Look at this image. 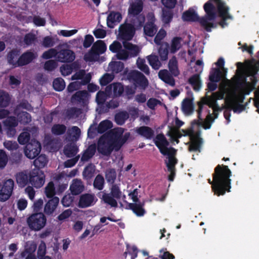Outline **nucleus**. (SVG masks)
I'll list each match as a JSON object with an SVG mask.
<instances>
[{"instance_id":"obj_51","label":"nucleus","mask_w":259,"mask_h":259,"mask_svg":"<svg viewBox=\"0 0 259 259\" xmlns=\"http://www.w3.org/2000/svg\"><path fill=\"white\" fill-rule=\"evenodd\" d=\"M182 38L180 37H175L171 40L170 46V52L175 53L178 51L181 47Z\"/></svg>"},{"instance_id":"obj_39","label":"nucleus","mask_w":259,"mask_h":259,"mask_svg":"<svg viewBox=\"0 0 259 259\" xmlns=\"http://www.w3.org/2000/svg\"><path fill=\"white\" fill-rule=\"evenodd\" d=\"M48 163V158L45 155L41 154L38 156L33 161L34 168L40 169L44 168Z\"/></svg>"},{"instance_id":"obj_61","label":"nucleus","mask_w":259,"mask_h":259,"mask_svg":"<svg viewBox=\"0 0 259 259\" xmlns=\"http://www.w3.org/2000/svg\"><path fill=\"white\" fill-rule=\"evenodd\" d=\"M124 67V63L120 61L114 62L110 65V68L112 71L115 73L121 72Z\"/></svg>"},{"instance_id":"obj_8","label":"nucleus","mask_w":259,"mask_h":259,"mask_svg":"<svg viewBox=\"0 0 259 259\" xmlns=\"http://www.w3.org/2000/svg\"><path fill=\"white\" fill-rule=\"evenodd\" d=\"M236 76L234 81V87L240 90L241 88H255V83L247 81L245 66L241 62L236 64Z\"/></svg>"},{"instance_id":"obj_62","label":"nucleus","mask_w":259,"mask_h":259,"mask_svg":"<svg viewBox=\"0 0 259 259\" xmlns=\"http://www.w3.org/2000/svg\"><path fill=\"white\" fill-rule=\"evenodd\" d=\"M30 139V135L27 132H22L20 134L18 138V141L19 144L24 145L29 143Z\"/></svg>"},{"instance_id":"obj_26","label":"nucleus","mask_w":259,"mask_h":259,"mask_svg":"<svg viewBox=\"0 0 259 259\" xmlns=\"http://www.w3.org/2000/svg\"><path fill=\"white\" fill-rule=\"evenodd\" d=\"M137 133L146 139L151 140L154 138V131L150 127L142 126L137 128Z\"/></svg>"},{"instance_id":"obj_3","label":"nucleus","mask_w":259,"mask_h":259,"mask_svg":"<svg viewBox=\"0 0 259 259\" xmlns=\"http://www.w3.org/2000/svg\"><path fill=\"white\" fill-rule=\"evenodd\" d=\"M225 60L220 57L217 61L213 64L212 67L210 70L209 74V80L211 82H220L222 80L221 85L219 88V91L215 92L223 93L224 95V104L223 108L224 116L227 120V68L224 67Z\"/></svg>"},{"instance_id":"obj_32","label":"nucleus","mask_w":259,"mask_h":259,"mask_svg":"<svg viewBox=\"0 0 259 259\" xmlns=\"http://www.w3.org/2000/svg\"><path fill=\"white\" fill-rule=\"evenodd\" d=\"M130 137V133H126L123 135L122 138H118L116 139H112L113 147L115 151H118L120 150L123 145L127 141Z\"/></svg>"},{"instance_id":"obj_7","label":"nucleus","mask_w":259,"mask_h":259,"mask_svg":"<svg viewBox=\"0 0 259 259\" xmlns=\"http://www.w3.org/2000/svg\"><path fill=\"white\" fill-rule=\"evenodd\" d=\"M143 9V2L142 0H136L135 2L130 5L128 10V14L134 16L131 22L137 29L143 27L145 21V16L140 14Z\"/></svg>"},{"instance_id":"obj_22","label":"nucleus","mask_w":259,"mask_h":259,"mask_svg":"<svg viewBox=\"0 0 259 259\" xmlns=\"http://www.w3.org/2000/svg\"><path fill=\"white\" fill-rule=\"evenodd\" d=\"M59 203V198L55 196L50 199L45 204L44 211L48 215L53 214Z\"/></svg>"},{"instance_id":"obj_60","label":"nucleus","mask_w":259,"mask_h":259,"mask_svg":"<svg viewBox=\"0 0 259 259\" xmlns=\"http://www.w3.org/2000/svg\"><path fill=\"white\" fill-rule=\"evenodd\" d=\"M74 200V195L72 194L65 195L61 200L62 205L65 207H69L73 203Z\"/></svg>"},{"instance_id":"obj_57","label":"nucleus","mask_w":259,"mask_h":259,"mask_svg":"<svg viewBox=\"0 0 259 259\" xmlns=\"http://www.w3.org/2000/svg\"><path fill=\"white\" fill-rule=\"evenodd\" d=\"M18 124V120L14 116L8 117L4 121V124L6 127H15Z\"/></svg>"},{"instance_id":"obj_24","label":"nucleus","mask_w":259,"mask_h":259,"mask_svg":"<svg viewBox=\"0 0 259 259\" xmlns=\"http://www.w3.org/2000/svg\"><path fill=\"white\" fill-rule=\"evenodd\" d=\"M94 200V196L89 193L82 194L79 198L78 206L79 208H86L91 206Z\"/></svg>"},{"instance_id":"obj_59","label":"nucleus","mask_w":259,"mask_h":259,"mask_svg":"<svg viewBox=\"0 0 259 259\" xmlns=\"http://www.w3.org/2000/svg\"><path fill=\"white\" fill-rule=\"evenodd\" d=\"M80 113V109L76 107H72L67 110L66 115L68 119H71L74 116L77 117Z\"/></svg>"},{"instance_id":"obj_30","label":"nucleus","mask_w":259,"mask_h":259,"mask_svg":"<svg viewBox=\"0 0 259 259\" xmlns=\"http://www.w3.org/2000/svg\"><path fill=\"white\" fill-rule=\"evenodd\" d=\"M20 54V51L16 49H14L10 51L7 55L8 63L12 65L14 67H19V66L17 65V62Z\"/></svg>"},{"instance_id":"obj_6","label":"nucleus","mask_w":259,"mask_h":259,"mask_svg":"<svg viewBox=\"0 0 259 259\" xmlns=\"http://www.w3.org/2000/svg\"><path fill=\"white\" fill-rule=\"evenodd\" d=\"M168 67L170 73L167 70L162 69L159 71L158 77L165 83L174 87L175 85V80L172 75L177 77L180 74L178 61L175 56H173L169 60Z\"/></svg>"},{"instance_id":"obj_2","label":"nucleus","mask_w":259,"mask_h":259,"mask_svg":"<svg viewBox=\"0 0 259 259\" xmlns=\"http://www.w3.org/2000/svg\"><path fill=\"white\" fill-rule=\"evenodd\" d=\"M224 98V95L223 93H212L210 96H208L206 94L205 96L202 98L201 101L198 103V118L202 122L201 126L205 130L209 129L211 127V124L214 120V118L212 115L208 113L206 116L204 120L201 117V114L203 109L204 105H208L210 108H211L213 110V114L215 118H217L218 114V112L222 111L223 108L220 107L217 103V101L218 100L223 99ZM224 110V109H223Z\"/></svg>"},{"instance_id":"obj_35","label":"nucleus","mask_w":259,"mask_h":259,"mask_svg":"<svg viewBox=\"0 0 259 259\" xmlns=\"http://www.w3.org/2000/svg\"><path fill=\"white\" fill-rule=\"evenodd\" d=\"M101 199L104 203L110 205L111 207H117L118 206L117 200L110 193L103 192L102 196Z\"/></svg>"},{"instance_id":"obj_42","label":"nucleus","mask_w":259,"mask_h":259,"mask_svg":"<svg viewBox=\"0 0 259 259\" xmlns=\"http://www.w3.org/2000/svg\"><path fill=\"white\" fill-rule=\"evenodd\" d=\"M113 126L112 122L109 120L102 121L98 126L97 132L99 134H103L107 130L111 128Z\"/></svg>"},{"instance_id":"obj_46","label":"nucleus","mask_w":259,"mask_h":259,"mask_svg":"<svg viewBox=\"0 0 259 259\" xmlns=\"http://www.w3.org/2000/svg\"><path fill=\"white\" fill-rule=\"evenodd\" d=\"M104 185L105 180L103 176L101 174L97 175L93 183L94 188L101 191L104 188Z\"/></svg>"},{"instance_id":"obj_40","label":"nucleus","mask_w":259,"mask_h":259,"mask_svg":"<svg viewBox=\"0 0 259 259\" xmlns=\"http://www.w3.org/2000/svg\"><path fill=\"white\" fill-rule=\"evenodd\" d=\"M11 97L8 93L0 90V107H7L10 104Z\"/></svg>"},{"instance_id":"obj_13","label":"nucleus","mask_w":259,"mask_h":259,"mask_svg":"<svg viewBox=\"0 0 259 259\" xmlns=\"http://www.w3.org/2000/svg\"><path fill=\"white\" fill-rule=\"evenodd\" d=\"M136 26L131 23H124L119 28V35L123 41H128L133 39L136 31Z\"/></svg>"},{"instance_id":"obj_27","label":"nucleus","mask_w":259,"mask_h":259,"mask_svg":"<svg viewBox=\"0 0 259 259\" xmlns=\"http://www.w3.org/2000/svg\"><path fill=\"white\" fill-rule=\"evenodd\" d=\"M96 148L97 146L95 143L90 145L88 148L83 151L81 157V161L82 162H87L91 159L95 154Z\"/></svg>"},{"instance_id":"obj_14","label":"nucleus","mask_w":259,"mask_h":259,"mask_svg":"<svg viewBox=\"0 0 259 259\" xmlns=\"http://www.w3.org/2000/svg\"><path fill=\"white\" fill-rule=\"evenodd\" d=\"M41 149L40 143L35 139L28 143L24 149L25 156L29 159H33L38 155Z\"/></svg>"},{"instance_id":"obj_28","label":"nucleus","mask_w":259,"mask_h":259,"mask_svg":"<svg viewBox=\"0 0 259 259\" xmlns=\"http://www.w3.org/2000/svg\"><path fill=\"white\" fill-rule=\"evenodd\" d=\"M16 180L19 187L23 188L29 183V174L26 171L19 172L16 175Z\"/></svg>"},{"instance_id":"obj_4","label":"nucleus","mask_w":259,"mask_h":259,"mask_svg":"<svg viewBox=\"0 0 259 259\" xmlns=\"http://www.w3.org/2000/svg\"><path fill=\"white\" fill-rule=\"evenodd\" d=\"M230 81L228 79V111L232 110L235 113H239L245 110L246 105L242 103L245 99V96L249 95L255 88H243L240 90L234 87V96L230 101L229 96V85ZM230 113L228 112V123L230 121Z\"/></svg>"},{"instance_id":"obj_15","label":"nucleus","mask_w":259,"mask_h":259,"mask_svg":"<svg viewBox=\"0 0 259 259\" xmlns=\"http://www.w3.org/2000/svg\"><path fill=\"white\" fill-rule=\"evenodd\" d=\"M14 187V182L9 179L4 182L0 189V201L5 202L11 196Z\"/></svg>"},{"instance_id":"obj_64","label":"nucleus","mask_w":259,"mask_h":259,"mask_svg":"<svg viewBox=\"0 0 259 259\" xmlns=\"http://www.w3.org/2000/svg\"><path fill=\"white\" fill-rule=\"evenodd\" d=\"M36 40V37L35 34L32 33H28L25 35L24 37V42L27 46L32 45Z\"/></svg>"},{"instance_id":"obj_43","label":"nucleus","mask_w":259,"mask_h":259,"mask_svg":"<svg viewBox=\"0 0 259 259\" xmlns=\"http://www.w3.org/2000/svg\"><path fill=\"white\" fill-rule=\"evenodd\" d=\"M128 117L129 114L126 111H121L115 114V121L118 125H121L125 123Z\"/></svg>"},{"instance_id":"obj_33","label":"nucleus","mask_w":259,"mask_h":259,"mask_svg":"<svg viewBox=\"0 0 259 259\" xmlns=\"http://www.w3.org/2000/svg\"><path fill=\"white\" fill-rule=\"evenodd\" d=\"M112 89L113 90V95L115 97L120 96L124 91L123 85L119 82L113 83L111 85L107 86L106 87V91H110Z\"/></svg>"},{"instance_id":"obj_17","label":"nucleus","mask_w":259,"mask_h":259,"mask_svg":"<svg viewBox=\"0 0 259 259\" xmlns=\"http://www.w3.org/2000/svg\"><path fill=\"white\" fill-rule=\"evenodd\" d=\"M145 204L144 201L136 203H127L126 208L132 210L137 217H141L144 216L146 212L144 208Z\"/></svg>"},{"instance_id":"obj_21","label":"nucleus","mask_w":259,"mask_h":259,"mask_svg":"<svg viewBox=\"0 0 259 259\" xmlns=\"http://www.w3.org/2000/svg\"><path fill=\"white\" fill-rule=\"evenodd\" d=\"M36 57L35 54L30 51L23 53L17 60V65L23 66L31 62Z\"/></svg>"},{"instance_id":"obj_52","label":"nucleus","mask_w":259,"mask_h":259,"mask_svg":"<svg viewBox=\"0 0 259 259\" xmlns=\"http://www.w3.org/2000/svg\"><path fill=\"white\" fill-rule=\"evenodd\" d=\"M170 9L162 10V20L165 24L169 23L172 19L174 14Z\"/></svg>"},{"instance_id":"obj_53","label":"nucleus","mask_w":259,"mask_h":259,"mask_svg":"<svg viewBox=\"0 0 259 259\" xmlns=\"http://www.w3.org/2000/svg\"><path fill=\"white\" fill-rule=\"evenodd\" d=\"M109 193L116 200H119L121 197L122 192L117 184H113L111 186Z\"/></svg>"},{"instance_id":"obj_23","label":"nucleus","mask_w":259,"mask_h":259,"mask_svg":"<svg viewBox=\"0 0 259 259\" xmlns=\"http://www.w3.org/2000/svg\"><path fill=\"white\" fill-rule=\"evenodd\" d=\"M73 195H77L81 194L84 190V186L82 181L78 179H74L69 188Z\"/></svg>"},{"instance_id":"obj_9","label":"nucleus","mask_w":259,"mask_h":259,"mask_svg":"<svg viewBox=\"0 0 259 259\" xmlns=\"http://www.w3.org/2000/svg\"><path fill=\"white\" fill-rule=\"evenodd\" d=\"M96 146V149L100 154L110 156L114 150L112 137L108 134H103L98 139Z\"/></svg>"},{"instance_id":"obj_5","label":"nucleus","mask_w":259,"mask_h":259,"mask_svg":"<svg viewBox=\"0 0 259 259\" xmlns=\"http://www.w3.org/2000/svg\"><path fill=\"white\" fill-rule=\"evenodd\" d=\"M212 181L208 180L214 194L218 196L227 192V165H218L212 174Z\"/></svg>"},{"instance_id":"obj_11","label":"nucleus","mask_w":259,"mask_h":259,"mask_svg":"<svg viewBox=\"0 0 259 259\" xmlns=\"http://www.w3.org/2000/svg\"><path fill=\"white\" fill-rule=\"evenodd\" d=\"M27 223L31 230L38 231L46 226L47 218L42 212L33 213L27 218Z\"/></svg>"},{"instance_id":"obj_54","label":"nucleus","mask_w":259,"mask_h":259,"mask_svg":"<svg viewBox=\"0 0 259 259\" xmlns=\"http://www.w3.org/2000/svg\"><path fill=\"white\" fill-rule=\"evenodd\" d=\"M45 192L46 196L49 198L52 199L55 197V189L53 182H50L48 183L45 188Z\"/></svg>"},{"instance_id":"obj_1","label":"nucleus","mask_w":259,"mask_h":259,"mask_svg":"<svg viewBox=\"0 0 259 259\" xmlns=\"http://www.w3.org/2000/svg\"><path fill=\"white\" fill-rule=\"evenodd\" d=\"M203 9L206 13L205 17L200 18L193 9H189L183 13L182 19L184 21L199 22L206 31L210 32L213 24L208 21H213L215 19L216 9L211 1H207L204 5Z\"/></svg>"},{"instance_id":"obj_19","label":"nucleus","mask_w":259,"mask_h":259,"mask_svg":"<svg viewBox=\"0 0 259 259\" xmlns=\"http://www.w3.org/2000/svg\"><path fill=\"white\" fill-rule=\"evenodd\" d=\"M107 47L105 43L101 40H98L93 45L90 54V60H93L94 55L99 56L103 54L106 50Z\"/></svg>"},{"instance_id":"obj_48","label":"nucleus","mask_w":259,"mask_h":259,"mask_svg":"<svg viewBox=\"0 0 259 259\" xmlns=\"http://www.w3.org/2000/svg\"><path fill=\"white\" fill-rule=\"evenodd\" d=\"M66 131V126L64 124H55L51 128V132L54 135L59 136L64 134Z\"/></svg>"},{"instance_id":"obj_49","label":"nucleus","mask_w":259,"mask_h":259,"mask_svg":"<svg viewBox=\"0 0 259 259\" xmlns=\"http://www.w3.org/2000/svg\"><path fill=\"white\" fill-rule=\"evenodd\" d=\"M176 152L177 150L175 149L174 151H169L167 152V154L166 155L168 156V160L167 162H166V166H176L178 162V159L175 157Z\"/></svg>"},{"instance_id":"obj_63","label":"nucleus","mask_w":259,"mask_h":259,"mask_svg":"<svg viewBox=\"0 0 259 259\" xmlns=\"http://www.w3.org/2000/svg\"><path fill=\"white\" fill-rule=\"evenodd\" d=\"M113 78V75L106 73L100 79V83L102 86H105L112 81Z\"/></svg>"},{"instance_id":"obj_56","label":"nucleus","mask_w":259,"mask_h":259,"mask_svg":"<svg viewBox=\"0 0 259 259\" xmlns=\"http://www.w3.org/2000/svg\"><path fill=\"white\" fill-rule=\"evenodd\" d=\"M137 65L138 68L146 75H149L150 74L149 68L146 64L145 60L138 59L137 61Z\"/></svg>"},{"instance_id":"obj_20","label":"nucleus","mask_w":259,"mask_h":259,"mask_svg":"<svg viewBox=\"0 0 259 259\" xmlns=\"http://www.w3.org/2000/svg\"><path fill=\"white\" fill-rule=\"evenodd\" d=\"M57 58L61 62H71L75 59L74 53L68 49H62L58 52Z\"/></svg>"},{"instance_id":"obj_16","label":"nucleus","mask_w":259,"mask_h":259,"mask_svg":"<svg viewBox=\"0 0 259 259\" xmlns=\"http://www.w3.org/2000/svg\"><path fill=\"white\" fill-rule=\"evenodd\" d=\"M154 142L156 147L159 150L160 152L163 155H166L167 152L169 151H174V148H168L169 146V142L163 134H158L154 139Z\"/></svg>"},{"instance_id":"obj_38","label":"nucleus","mask_w":259,"mask_h":259,"mask_svg":"<svg viewBox=\"0 0 259 259\" xmlns=\"http://www.w3.org/2000/svg\"><path fill=\"white\" fill-rule=\"evenodd\" d=\"M157 31L156 26L153 22H148L144 26V33L148 36H153Z\"/></svg>"},{"instance_id":"obj_18","label":"nucleus","mask_w":259,"mask_h":259,"mask_svg":"<svg viewBox=\"0 0 259 259\" xmlns=\"http://www.w3.org/2000/svg\"><path fill=\"white\" fill-rule=\"evenodd\" d=\"M201 132L198 131L191 136V143L189 146V151H200L201 145L202 143V139L200 138Z\"/></svg>"},{"instance_id":"obj_41","label":"nucleus","mask_w":259,"mask_h":259,"mask_svg":"<svg viewBox=\"0 0 259 259\" xmlns=\"http://www.w3.org/2000/svg\"><path fill=\"white\" fill-rule=\"evenodd\" d=\"M78 151V147L75 144L67 145L64 149V153L67 157L74 156Z\"/></svg>"},{"instance_id":"obj_34","label":"nucleus","mask_w":259,"mask_h":259,"mask_svg":"<svg viewBox=\"0 0 259 259\" xmlns=\"http://www.w3.org/2000/svg\"><path fill=\"white\" fill-rule=\"evenodd\" d=\"M188 82L195 91L198 92L200 90L202 83L199 74L193 75L189 78Z\"/></svg>"},{"instance_id":"obj_36","label":"nucleus","mask_w":259,"mask_h":259,"mask_svg":"<svg viewBox=\"0 0 259 259\" xmlns=\"http://www.w3.org/2000/svg\"><path fill=\"white\" fill-rule=\"evenodd\" d=\"M158 49V54L161 61H166L168 59V49L169 48V44L166 42H162L159 45Z\"/></svg>"},{"instance_id":"obj_50","label":"nucleus","mask_w":259,"mask_h":259,"mask_svg":"<svg viewBox=\"0 0 259 259\" xmlns=\"http://www.w3.org/2000/svg\"><path fill=\"white\" fill-rule=\"evenodd\" d=\"M54 89L58 92L63 91L65 87V82L61 77L55 78L53 82Z\"/></svg>"},{"instance_id":"obj_29","label":"nucleus","mask_w":259,"mask_h":259,"mask_svg":"<svg viewBox=\"0 0 259 259\" xmlns=\"http://www.w3.org/2000/svg\"><path fill=\"white\" fill-rule=\"evenodd\" d=\"M123 46L128 52L131 58L137 56L140 52V49L138 46L134 45L126 41H123Z\"/></svg>"},{"instance_id":"obj_12","label":"nucleus","mask_w":259,"mask_h":259,"mask_svg":"<svg viewBox=\"0 0 259 259\" xmlns=\"http://www.w3.org/2000/svg\"><path fill=\"white\" fill-rule=\"evenodd\" d=\"M45 182V175L41 169L34 168L29 172V183L36 188H41Z\"/></svg>"},{"instance_id":"obj_31","label":"nucleus","mask_w":259,"mask_h":259,"mask_svg":"<svg viewBox=\"0 0 259 259\" xmlns=\"http://www.w3.org/2000/svg\"><path fill=\"white\" fill-rule=\"evenodd\" d=\"M193 99L189 98L184 99L182 103V110L183 112L187 115H190L193 112L194 104Z\"/></svg>"},{"instance_id":"obj_47","label":"nucleus","mask_w":259,"mask_h":259,"mask_svg":"<svg viewBox=\"0 0 259 259\" xmlns=\"http://www.w3.org/2000/svg\"><path fill=\"white\" fill-rule=\"evenodd\" d=\"M18 120L23 124H26L31 121V116L30 114L26 111H22L20 112L18 115Z\"/></svg>"},{"instance_id":"obj_44","label":"nucleus","mask_w":259,"mask_h":259,"mask_svg":"<svg viewBox=\"0 0 259 259\" xmlns=\"http://www.w3.org/2000/svg\"><path fill=\"white\" fill-rule=\"evenodd\" d=\"M150 65L155 70H158L161 66V63L158 57L155 55H151L147 57Z\"/></svg>"},{"instance_id":"obj_58","label":"nucleus","mask_w":259,"mask_h":259,"mask_svg":"<svg viewBox=\"0 0 259 259\" xmlns=\"http://www.w3.org/2000/svg\"><path fill=\"white\" fill-rule=\"evenodd\" d=\"M46 245L44 241H41L37 251V256L38 259H42L46 256Z\"/></svg>"},{"instance_id":"obj_55","label":"nucleus","mask_w":259,"mask_h":259,"mask_svg":"<svg viewBox=\"0 0 259 259\" xmlns=\"http://www.w3.org/2000/svg\"><path fill=\"white\" fill-rule=\"evenodd\" d=\"M116 178V173L114 169H110L107 170L105 174V178L108 183L115 184V180Z\"/></svg>"},{"instance_id":"obj_45","label":"nucleus","mask_w":259,"mask_h":259,"mask_svg":"<svg viewBox=\"0 0 259 259\" xmlns=\"http://www.w3.org/2000/svg\"><path fill=\"white\" fill-rule=\"evenodd\" d=\"M88 93L85 90L79 91L76 92L71 97L72 101H77L78 102H83L87 98Z\"/></svg>"},{"instance_id":"obj_37","label":"nucleus","mask_w":259,"mask_h":259,"mask_svg":"<svg viewBox=\"0 0 259 259\" xmlns=\"http://www.w3.org/2000/svg\"><path fill=\"white\" fill-rule=\"evenodd\" d=\"M95 171V166L92 163L86 166L82 172L83 179L88 181L91 180L94 176Z\"/></svg>"},{"instance_id":"obj_25","label":"nucleus","mask_w":259,"mask_h":259,"mask_svg":"<svg viewBox=\"0 0 259 259\" xmlns=\"http://www.w3.org/2000/svg\"><path fill=\"white\" fill-rule=\"evenodd\" d=\"M122 19L121 14L119 12L111 11L107 18V24L108 27L113 28L116 23H119Z\"/></svg>"},{"instance_id":"obj_10","label":"nucleus","mask_w":259,"mask_h":259,"mask_svg":"<svg viewBox=\"0 0 259 259\" xmlns=\"http://www.w3.org/2000/svg\"><path fill=\"white\" fill-rule=\"evenodd\" d=\"M123 75H126V79L133 83L136 87L145 88L148 85V81L145 75L138 70L124 71Z\"/></svg>"}]
</instances>
